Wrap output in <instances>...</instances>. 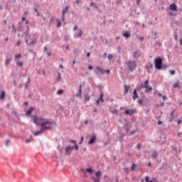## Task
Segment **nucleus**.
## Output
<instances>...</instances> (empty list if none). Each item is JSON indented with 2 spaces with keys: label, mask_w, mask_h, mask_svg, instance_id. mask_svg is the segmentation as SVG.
Instances as JSON below:
<instances>
[{
  "label": "nucleus",
  "mask_w": 182,
  "mask_h": 182,
  "mask_svg": "<svg viewBox=\"0 0 182 182\" xmlns=\"http://www.w3.org/2000/svg\"><path fill=\"white\" fill-rule=\"evenodd\" d=\"M105 73H107V75H110V70H105Z\"/></svg>",
  "instance_id": "obj_44"
},
{
  "label": "nucleus",
  "mask_w": 182,
  "mask_h": 182,
  "mask_svg": "<svg viewBox=\"0 0 182 182\" xmlns=\"http://www.w3.org/2000/svg\"><path fill=\"white\" fill-rule=\"evenodd\" d=\"M152 157L153 159H157V157H159V152H157L156 151H154L152 152Z\"/></svg>",
  "instance_id": "obj_21"
},
{
  "label": "nucleus",
  "mask_w": 182,
  "mask_h": 182,
  "mask_svg": "<svg viewBox=\"0 0 182 182\" xmlns=\"http://www.w3.org/2000/svg\"><path fill=\"white\" fill-rule=\"evenodd\" d=\"M129 90H130V85H124V95H127L128 93Z\"/></svg>",
  "instance_id": "obj_14"
},
{
  "label": "nucleus",
  "mask_w": 182,
  "mask_h": 182,
  "mask_svg": "<svg viewBox=\"0 0 182 182\" xmlns=\"http://www.w3.org/2000/svg\"><path fill=\"white\" fill-rule=\"evenodd\" d=\"M100 102H101L100 100H97L96 102V105H100Z\"/></svg>",
  "instance_id": "obj_60"
},
{
  "label": "nucleus",
  "mask_w": 182,
  "mask_h": 182,
  "mask_svg": "<svg viewBox=\"0 0 182 182\" xmlns=\"http://www.w3.org/2000/svg\"><path fill=\"white\" fill-rule=\"evenodd\" d=\"M138 103L139 105L144 106V105H146V100L141 99L138 100Z\"/></svg>",
  "instance_id": "obj_22"
},
{
  "label": "nucleus",
  "mask_w": 182,
  "mask_h": 182,
  "mask_svg": "<svg viewBox=\"0 0 182 182\" xmlns=\"http://www.w3.org/2000/svg\"><path fill=\"white\" fill-rule=\"evenodd\" d=\"M75 2L77 5H79V4H80V2H82V1L80 0H77Z\"/></svg>",
  "instance_id": "obj_57"
},
{
  "label": "nucleus",
  "mask_w": 182,
  "mask_h": 182,
  "mask_svg": "<svg viewBox=\"0 0 182 182\" xmlns=\"http://www.w3.org/2000/svg\"><path fill=\"white\" fill-rule=\"evenodd\" d=\"M103 93H101L100 95V99L98 100H100L102 102V103H103V102H105V100H103Z\"/></svg>",
  "instance_id": "obj_30"
},
{
  "label": "nucleus",
  "mask_w": 182,
  "mask_h": 182,
  "mask_svg": "<svg viewBox=\"0 0 182 182\" xmlns=\"http://www.w3.org/2000/svg\"><path fill=\"white\" fill-rule=\"evenodd\" d=\"M88 69H89L90 70H92V69H93V67H92V65H90V66H88Z\"/></svg>",
  "instance_id": "obj_61"
},
{
  "label": "nucleus",
  "mask_w": 182,
  "mask_h": 182,
  "mask_svg": "<svg viewBox=\"0 0 182 182\" xmlns=\"http://www.w3.org/2000/svg\"><path fill=\"white\" fill-rule=\"evenodd\" d=\"M156 45H159V46H163V45L161 44V43L160 41H157Z\"/></svg>",
  "instance_id": "obj_49"
},
{
  "label": "nucleus",
  "mask_w": 182,
  "mask_h": 182,
  "mask_svg": "<svg viewBox=\"0 0 182 182\" xmlns=\"http://www.w3.org/2000/svg\"><path fill=\"white\" fill-rule=\"evenodd\" d=\"M141 89H144V84L143 83L139 87H137L136 90H141Z\"/></svg>",
  "instance_id": "obj_26"
},
{
  "label": "nucleus",
  "mask_w": 182,
  "mask_h": 182,
  "mask_svg": "<svg viewBox=\"0 0 182 182\" xmlns=\"http://www.w3.org/2000/svg\"><path fill=\"white\" fill-rule=\"evenodd\" d=\"M156 95H158V96H159V97H162V95H161V93H160V92H156Z\"/></svg>",
  "instance_id": "obj_54"
},
{
  "label": "nucleus",
  "mask_w": 182,
  "mask_h": 182,
  "mask_svg": "<svg viewBox=\"0 0 182 182\" xmlns=\"http://www.w3.org/2000/svg\"><path fill=\"white\" fill-rule=\"evenodd\" d=\"M140 2H141V0H137L136 5H140Z\"/></svg>",
  "instance_id": "obj_53"
},
{
  "label": "nucleus",
  "mask_w": 182,
  "mask_h": 182,
  "mask_svg": "<svg viewBox=\"0 0 182 182\" xmlns=\"http://www.w3.org/2000/svg\"><path fill=\"white\" fill-rule=\"evenodd\" d=\"M111 112L113 114H119V112H117V109H112Z\"/></svg>",
  "instance_id": "obj_31"
},
{
  "label": "nucleus",
  "mask_w": 182,
  "mask_h": 182,
  "mask_svg": "<svg viewBox=\"0 0 182 182\" xmlns=\"http://www.w3.org/2000/svg\"><path fill=\"white\" fill-rule=\"evenodd\" d=\"M82 85H80L78 93L75 95L76 97H82Z\"/></svg>",
  "instance_id": "obj_10"
},
{
  "label": "nucleus",
  "mask_w": 182,
  "mask_h": 182,
  "mask_svg": "<svg viewBox=\"0 0 182 182\" xmlns=\"http://www.w3.org/2000/svg\"><path fill=\"white\" fill-rule=\"evenodd\" d=\"M132 56L134 59H139L140 58V53L138 50L134 51Z\"/></svg>",
  "instance_id": "obj_9"
},
{
  "label": "nucleus",
  "mask_w": 182,
  "mask_h": 182,
  "mask_svg": "<svg viewBox=\"0 0 182 182\" xmlns=\"http://www.w3.org/2000/svg\"><path fill=\"white\" fill-rule=\"evenodd\" d=\"M5 143L7 146H9V144H11V140L6 139Z\"/></svg>",
  "instance_id": "obj_37"
},
{
  "label": "nucleus",
  "mask_w": 182,
  "mask_h": 182,
  "mask_svg": "<svg viewBox=\"0 0 182 182\" xmlns=\"http://www.w3.org/2000/svg\"><path fill=\"white\" fill-rule=\"evenodd\" d=\"M57 95L58 96H62V95H63V90H59L58 92H57Z\"/></svg>",
  "instance_id": "obj_28"
},
{
  "label": "nucleus",
  "mask_w": 182,
  "mask_h": 182,
  "mask_svg": "<svg viewBox=\"0 0 182 182\" xmlns=\"http://www.w3.org/2000/svg\"><path fill=\"white\" fill-rule=\"evenodd\" d=\"M158 124H159V126L163 124V122L162 121H159L158 122Z\"/></svg>",
  "instance_id": "obj_56"
},
{
  "label": "nucleus",
  "mask_w": 182,
  "mask_h": 182,
  "mask_svg": "<svg viewBox=\"0 0 182 182\" xmlns=\"http://www.w3.org/2000/svg\"><path fill=\"white\" fill-rule=\"evenodd\" d=\"M124 172H125V173H129V168H124Z\"/></svg>",
  "instance_id": "obj_58"
},
{
  "label": "nucleus",
  "mask_w": 182,
  "mask_h": 182,
  "mask_svg": "<svg viewBox=\"0 0 182 182\" xmlns=\"http://www.w3.org/2000/svg\"><path fill=\"white\" fill-rule=\"evenodd\" d=\"M69 11V6H67L65 9L63 11V15H65V12H68Z\"/></svg>",
  "instance_id": "obj_32"
},
{
  "label": "nucleus",
  "mask_w": 182,
  "mask_h": 182,
  "mask_svg": "<svg viewBox=\"0 0 182 182\" xmlns=\"http://www.w3.org/2000/svg\"><path fill=\"white\" fill-rule=\"evenodd\" d=\"M180 45H182V39L180 38Z\"/></svg>",
  "instance_id": "obj_64"
},
{
  "label": "nucleus",
  "mask_w": 182,
  "mask_h": 182,
  "mask_svg": "<svg viewBox=\"0 0 182 182\" xmlns=\"http://www.w3.org/2000/svg\"><path fill=\"white\" fill-rule=\"evenodd\" d=\"M21 58H22V55H21V53L16 54L14 55V60H15V62H16V60H19V59H21Z\"/></svg>",
  "instance_id": "obj_17"
},
{
  "label": "nucleus",
  "mask_w": 182,
  "mask_h": 182,
  "mask_svg": "<svg viewBox=\"0 0 182 182\" xmlns=\"http://www.w3.org/2000/svg\"><path fill=\"white\" fill-rule=\"evenodd\" d=\"M5 99V91H1V95H0V100H4Z\"/></svg>",
  "instance_id": "obj_24"
},
{
  "label": "nucleus",
  "mask_w": 182,
  "mask_h": 182,
  "mask_svg": "<svg viewBox=\"0 0 182 182\" xmlns=\"http://www.w3.org/2000/svg\"><path fill=\"white\" fill-rule=\"evenodd\" d=\"M87 171V173H89L90 174H92V173H93V170H92V168H87V169H85Z\"/></svg>",
  "instance_id": "obj_27"
},
{
  "label": "nucleus",
  "mask_w": 182,
  "mask_h": 182,
  "mask_svg": "<svg viewBox=\"0 0 182 182\" xmlns=\"http://www.w3.org/2000/svg\"><path fill=\"white\" fill-rule=\"evenodd\" d=\"M73 149L75 150H79V145H74L73 146H68L65 149V156H70L72 154V151H73Z\"/></svg>",
  "instance_id": "obj_4"
},
{
  "label": "nucleus",
  "mask_w": 182,
  "mask_h": 182,
  "mask_svg": "<svg viewBox=\"0 0 182 182\" xmlns=\"http://www.w3.org/2000/svg\"><path fill=\"white\" fill-rule=\"evenodd\" d=\"M137 68V63L134 60H127L124 63V69L128 72H133Z\"/></svg>",
  "instance_id": "obj_2"
},
{
  "label": "nucleus",
  "mask_w": 182,
  "mask_h": 182,
  "mask_svg": "<svg viewBox=\"0 0 182 182\" xmlns=\"http://www.w3.org/2000/svg\"><path fill=\"white\" fill-rule=\"evenodd\" d=\"M16 66H18V68H22V66H23V62L22 61H19V60H16L15 61Z\"/></svg>",
  "instance_id": "obj_16"
},
{
  "label": "nucleus",
  "mask_w": 182,
  "mask_h": 182,
  "mask_svg": "<svg viewBox=\"0 0 182 182\" xmlns=\"http://www.w3.org/2000/svg\"><path fill=\"white\" fill-rule=\"evenodd\" d=\"M149 80H145L144 82V89L145 90V93H150L153 90V87L149 86Z\"/></svg>",
  "instance_id": "obj_7"
},
{
  "label": "nucleus",
  "mask_w": 182,
  "mask_h": 182,
  "mask_svg": "<svg viewBox=\"0 0 182 182\" xmlns=\"http://www.w3.org/2000/svg\"><path fill=\"white\" fill-rule=\"evenodd\" d=\"M169 72H170L171 75H176V71L175 70H169Z\"/></svg>",
  "instance_id": "obj_42"
},
{
  "label": "nucleus",
  "mask_w": 182,
  "mask_h": 182,
  "mask_svg": "<svg viewBox=\"0 0 182 182\" xmlns=\"http://www.w3.org/2000/svg\"><path fill=\"white\" fill-rule=\"evenodd\" d=\"M31 141H32V139H31V138H29V139H26V140H25V142H26V143H31Z\"/></svg>",
  "instance_id": "obj_38"
},
{
  "label": "nucleus",
  "mask_w": 182,
  "mask_h": 182,
  "mask_svg": "<svg viewBox=\"0 0 182 182\" xmlns=\"http://www.w3.org/2000/svg\"><path fill=\"white\" fill-rule=\"evenodd\" d=\"M171 116L173 117L174 116V110L171 111Z\"/></svg>",
  "instance_id": "obj_55"
},
{
  "label": "nucleus",
  "mask_w": 182,
  "mask_h": 182,
  "mask_svg": "<svg viewBox=\"0 0 182 182\" xmlns=\"http://www.w3.org/2000/svg\"><path fill=\"white\" fill-rule=\"evenodd\" d=\"M43 132H45L44 130H42V128H41V129L39 131H37L36 132L33 133L34 136H40V134H43Z\"/></svg>",
  "instance_id": "obj_15"
},
{
  "label": "nucleus",
  "mask_w": 182,
  "mask_h": 182,
  "mask_svg": "<svg viewBox=\"0 0 182 182\" xmlns=\"http://www.w3.org/2000/svg\"><path fill=\"white\" fill-rule=\"evenodd\" d=\"M56 22H57V28H60L62 26V22H60V20L59 18H57Z\"/></svg>",
  "instance_id": "obj_23"
},
{
  "label": "nucleus",
  "mask_w": 182,
  "mask_h": 182,
  "mask_svg": "<svg viewBox=\"0 0 182 182\" xmlns=\"http://www.w3.org/2000/svg\"><path fill=\"white\" fill-rule=\"evenodd\" d=\"M154 63L156 69H158L159 70H161V69H163V60L161 57L155 58Z\"/></svg>",
  "instance_id": "obj_5"
},
{
  "label": "nucleus",
  "mask_w": 182,
  "mask_h": 182,
  "mask_svg": "<svg viewBox=\"0 0 182 182\" xmlns=\"http://www.w3.org/2000/svg\"><path fill=\"white\" fill-rule=\"evenodd\" d=\"M139 39L141 41H144V37H139Z\"/></svg>",
  "instance_id": "obj_63"
},
{
  "label": "nucleus",
  "mask_w": 182,
  "mask_h": 182,
  "mask_svg": "<svg viewBox=\"0 0 182 182\" xmlns=\"http://www.w3.org/2000/svg\"><path fill=\"white\" fill-rule=\"evenodd\" d=\"M70 143H74L75 146H77V141L76 140L70 139Z\"/></svg>",
  "instance_id": "obj_35"
},
{
  "label": "nucleus",
  "mask_w": 182,
  "mask_h": 182,
  "mask_svg": "<svg viewBox=\"0 0 182 182\" xmlns=\"http://www.w3.org/2000/svg\"><path fill=\"white\" fill-rule=\"evenodd\" d=\"M139 97V95H137V89H135L133 92V97L132 99L133 100H136Z\"/></svg>",
  "instance_id": "obj_11"
},
{
  "label": "nucleus",
  "mask_w": 182,
  "mask_h": 182,
  "mask_svg": "<svg viewBox=\"0 0 182 182\" xmlns=\"http://www.w3.org/2000/svg\"><path fill=\"white\" fill-rule=\"evenodd\" d=\"M11 63V58H7L5 62L6 66H8Z\"/></svg>",
  "instance_id": "obj_29"
},
{
  "label": "nucleus",
  "mask_w": 182,
  "mask_h": 182,
  "mask_svg": "<svg viewBox=\"0 0 182 182\" xmlns=\"http://www.w3.org/2000/svg\"><path fill=\"white\" fill-rule=\"evenodd\" d=\"M181 122H182L181 119H178L177 121L178 124H181Z\"/></svg>",
  "instance_id": "obj_59"
},
{
  "label": "nucleus",
  "mask_w": 182,
  "mask_h": 182,
  "mask_svg": "<svg viewBox=\"0 0 182 182\" xmlns=\"http://www.w3.org/2000/svg\"><path fill=\"white\" fill-rule=\"evenodd\" d=\"M145 181L146 182H149L150 181V178L149 176H146Z\"/></svg>",
  "instance_id": "obj_43"
},
{
  "label": "nucleus",
  "mask_w": 182,
  "mask_h": 182,
  "mask_svg": "<svg viewBox=\"0 0 182 182\" xmlns=\"http://www.w3.org/2000/svg\"><path fill=\"white\" fill-rule=\"evenodd\" d=\"M85 102H89L90 100V96L85 95Z\"/></svg>",
  "instance_id": "obj_34"
},
{
  "label": "nucleus",
  "mask_w": 182,
  "mask_h": 182,
  "mask_svg": "<svg viewBox=\"0 0 182 182\" xmlns=\"http://www.w3.org/2000/svg\"><path fill=\"white\" fill-rule=\"evenodd\" d=\"M97 139V136H96V134H93L92 136L90 137V141H88V144H95Z\"/></svg>",
  "instance_id": "obj_8"
},
{
  "label": "nucleus",
  "mask_w": 182,
  "mask_h": 182,
  "mask_svg": "<svg viewBox=\"0 0 182 182\" xmlns=\"http://www.w3.org/2000/svg\"><path fill=\"white\" fill-rule=\"evenodd\" d=\"M57 80L58 82H60V80H62V77L60 76V73H58V78H57Z\"/></svg>",
  "instance_id": "obj_33"
},
{
  "label": "nucleus",
  "mask_w": 182,
  "mask_h": 182,
  "mask_svg": "<svg viewBox=\"0 0 182 182\" xmlns=\"http://www.w3.org/2000/svg\"><path fill=\"white\" fill-rule=\"evenodd\" d=\"M173 87H178V83H175L174 85H173Z\"/></svg>",
  "instance_id": "obj_51"
},
{
  "label": "nucleus",
  "mask_w": 182,
  "mask_h": 182,
  "mask_svg": "<svg viewBox=\"0 0 182 182\" xmlns=\"http://www.w3.org/2000/svg\"><path fill=\"white\" fill-rule=\"evenodd\" d=\"M135 110L133 109H128V110H125V114H129V116H132V114H133L134 113H135Z\"/></svg>",
  "instance_id": "obj_12"
},
{
  "label": "nucleus",
  "mask_w": 182,
  "mask_h": 182,
  "mask_svg": "<svg viewBox=\"0 0 182 182\" xmlns=\"http://www.w3.org/2000/svg\"><path fill=\"white\" fill-rule=\"evenodd\" d=\"M174 39L175 41H178V36H177V34L174 35Z\"/></svg>",
  "instance_id": "obj_47"
},
{
  "label": "nucleus",
  "mask_w": 182,
  "mask_h": 182,
  "mask_svg": "<svg viewBox=\"0 0 182 182\" xmlns=\"http://www.w3.org/2000/svg\"><path fill=\"white\" fill-rule=\"evenodd\" d=\"M169 9L171 11H177V5H176L175 4H171L169 6Z\"/></svg>",
  "instance_id": "obj_13"
},
{
  "label": "nucleus",
  "mask_w": 182,
  "mask_h": 182,
  "mask_svg": "<svg viewBox=\"0 0 182 182\" xmlns=\"http://www.w3.org/2000/svg\"><path fill=\"white\" fill-rule=\"evenodd\" d=\"M123 36L124 38H126V39H129V38L131 36L130 32L126 31L124 33H123Z\"/></svg>",
  "instance_id": "obj_18"
},
{
  "label": "nucleus",
  "mask_w": 182,
  "mask_h": 182,
  "mask_svg": "<svg viewBox=\"0 0 182 182\" xmlns=\"http://www.w3.org/2000/svg\"><path fill=\"white\" fill-rule=\"evenodd\" d=\"M33 123L35 124H39L41 126V130L44 132H48V130H52V127H53V119L43 118V117H38V116H33Z\"/></svg>",
  "instance_id": "obj_1"
},
{
  "label": "nucleus",
  "mask_w": 182,
  "mask_h": 182,
  "mask_svg": "<svg viewBox=\"0 0 182 182\" xmlns=\"http://www.w3.org/2000/svg\"><path fill=\"white\" fill-rule=\"evenodd\" d=\"M61 21L63 22H65V14H63V13L62 16H61Z\"/></svg>",
  "instance_id": "obj_41"
},
{
  "label": "nucleus",
  "mask_w": 182,
  "mask_h": 182,
  "mask_svg": "<svg viewBox=\"0 0 182 182\" xmlns=\"http://www.w3.org/2000/svg\"><path fill=\"white\" fill-rule=\"evenodd\" d=\"M73 31H75L74 33L75 39L82 38V35H83V30H82V28H79L77 26H75L73 28Z\"/></svg>",
  "instance_id": "obj_3"
},
{
  "label": "nucleus",
  "mask_w": 182,
  "mask_h": 182,
  "mask_svg": "<svg viewBox=\"0 0 182 182\" xmlns=\"http://www.w3.org/2000/svg\"><path fill=\"white\" fill-rule=\"evenodd\" d=\"M107 56V53H105L102 55V57L104 58V59H106V57Z\"/></svg>",
  "instance_id": "obj_48"
},
{
  "label": "nucleus",
  "mask_w": 182,
  "mask_h": 182,
  "mask_svg": "<svg viewBox=\"0 0 182 182\" xmlns=\"http://www.w3.org/2000/svg\"><path fill=\"white\" fill-rule=\"evenodd\" d=\"M35 43H36V40L34 39L29 43V45H35Z\"/></svg>",
  "instance_id": "obj_40"
},
{
  "label": "nucleus",
  "mask_w": 182,
  "mask_h": 182,
  "mask_svg": "<svg viewBox=\"0 0 182 182\" xmlns=\"http://www.w3.org/2000/svg\"><path fill=\"white\" fill-rule=\"evenodd\" d=\"M136 148L138 149V150H140V149H141V145L140 144H138Z\"/></svg>",
  "instance_id": "obj_46"
},
{
  "label": "nucleus",
  "mask_w": 182,
  "mask_h": 182,
  "mask_svg": "<svg viewBox=\"0 0 182 182\" xmlns=\"http://www.w3.org/2000/svg\"><path fill=\"white\" fill-rule=\"evenodd\" d=\"M90 6H93L95 9H99V6L96 4H95L94 2H91L90 4Z\"/></svg>",
  "instance_id": "obj_25"
},
{
  "label": "nucleus",
  "mask_w": 182,
  "mask_h": 182,
  "mask_svg": "<svg viewBox=\"0 0 182 182\" xmlns=\"http://www.w3.org/2000/svg\"><path fill=\"white\" fill-rule=\"evenodd\" d=\"M100 177H102V172H100V171H97L95 173V176L91 177V180L93 182H100Z\"/></svg>",
  "instance_id": "obj_6"
},
{
  "label": "nucleus",
  "mask_w": 182,
  "mask_h": 182,
  "mask_svg": "<svg viewBox=\"0 0 182 182\" xmlns=\"http://www.w3.org/2000/svg\"><path fill=\"white\" fill-rule=\"evenodd\" d=\"M33 112V107H30L28 110L26 112L27 116H31L32 114V112Z\"/></svg>",
  "instance_id": "obj_20"
},
{
  "label": "nucleus",
  "mask_w": 182,
  "mask_h": 182,
  "mask_svg": "<svg viewBox=\"0 0 182 182\" xmlns=\"http://www.w3.org/2000/svg\"><path fill=\"white\" fill-rule=\"evenodd\" d=\"M163 100H166L167 99V97L166 95L162 96Z\"/></svg>",
  "instance_id": "obj_52"
},
{
  "label": "nucleus",
  "mask_w": 182,
  "mask_h": 182,
  "mask_svg": "<svg viewBox=\"0 0 182 182\" xmlns=\"http://www.w3.org/2000/svg\"><path fill=\"white\" fill-rule=\"evenodd\" d=\"M96 69H97V70H98V72H100V73L101 75H104V73H105V70H103L102 68H101L99 67V66H97V67H96Z\"/></svg>",
  "instance_id": "obj_19"
},
{
  "label": "nucleus",
  "mask_w": 182,
  "mask_h": 182,
  "mask_svg": "<svg viewBox=\"0 0 182 182\" xmlns=\"http://www.w3.org/2000/svg\"><path fill=\"white\" fill-rule=\"evenodd\" d=\"M136 132H137V130L134 129V130H133V131H132V132H130V134H131V135H132V134H134L135 133H136Z\"/></svg>",
  "instance_id": "obj_45"
},
{
  "label": "nucleus",
  "mask_w": 182,
  "mask_h": 182,
  "mask_svg": "<svg viewBox=\"0 0 182 182\" xmlns=\"http://www.w3.org/2000/svg\"><path fill=\"white\" fill-rule=\"evenodd\" d=\"M112 59H113V55L109 54L108 55V60H112Z\"/></svg>",
  "instance_id": "obj_36"
},
{
  "label": "nucleus",
  "mask_w": 182,
  "mask_h": 182,
  "mask_svg": "<svg viewBox=\"0 0 182 182\" xmlns=\"http://www.w3.org/2000/svg\"><path fill=\"white\" fill-rule=\"evenodd\" d=\"M163 69L166 70L167 68V65H162Z\"/></svg>",
  "instance_id": "obj_50"
},
{
  "label": "nucleus",
  "mask_w": 182,
  "mask_h": 182,
  "mask_svg": "<svg viewBox=\"0 0 182 182\" xmlns=\"http://www.w3.org/2000/svg\"><path fill=\"white\" fill-rule=\"evenodd\" d=\"M19 45H21V41H17V43H16L17 46H19Z\"/></svg>",
  "instance_id": "obj_62"
},
{
  "label": "nucleus",
  "mask_w": 182,
  "mask_h": 182,
  "mask_svg": "<svg viewBox=\"0 0 182 182\" xmlns=\"http://www.w3.org/2000/svg\"><path fill=\"white\" fill-rule=\"evenodd\" d=\"M134 168H136V164H133L132 166V168H131L132 171H134Z\"/></svg>",
  "instance_id": "obj_39"
}]
</instances>
